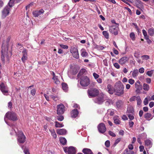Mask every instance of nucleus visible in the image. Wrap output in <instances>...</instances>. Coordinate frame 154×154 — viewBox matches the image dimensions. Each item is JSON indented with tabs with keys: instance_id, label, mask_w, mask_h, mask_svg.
I'll list each match as a JSON object with an SVG mask.
<instances>
[{
	"instance_id": "nucleus-27",
	"label": "nucleus",
	"mask_w": 154,
	"mask_h": 154,
	"mask_svg": "<svg viewBox=\"0 0 154 154\" xmlns=\"http://www.w3.org/2000/svg\"><path fill=\"white\" fill-rule=\"evenodd\" d=\"M144 117L148 120H149L152 118L151 114L150 113L148 112L146 113L144 115Z\"/></svg>"
},
{
	"instance_id": "nucleus-46",
	"label": "nucleus",
	"mask_w": 154,
	"mask_h": 154,
	"mask_svg": "<svg viewBox=\"0 0 154 154\" xmlns=\"http://www.w3.org/2000/svg\"><path fill=\"white\" fill-rule=\"evenodd\" d=\"M141 57L143 60H147L149 58V56L146 55L142 56Z\"/></svg>"
},
{
	"instance_id": "nucleus-4",
	"label": "nucleus",
	"mask_w": 154,
	"mask_h": 154,
	"mask_svg": "<svg viewBox=\"0 0 154 154\" xmlns=\"http://www.w3.org/2000/svg\"><path fill=\"white\" fill-rule=\"evenodd\" d=\"M90 81L89 79L87 76H82L80 78V83L82 86H87L90 83Z\"/></svg>"
},
{
	"instance_id": "nucleus-3",
	"label": "nucleus",
	"mask_w": 154,
	"mask_h": 154,
	"mask_svg": "<svg viewBox=\"0 0 154 154\" xmlns=\"http://www.w3.org/2000/svg\"><path fill=\"white\" fill-rule=\"evenodd\" d=\"M116 94L120 96L124 94V86L122 83H116L115 85Z\"/></svg>"
},
{
	"instance_id": "nucleus-8",
	"label": "nucleus",
	"mask_w": 154,
	"mask_h": 154,
	"mask_svg": "<svg viewBox=\"0 0 154 154\" xmlns=\"http://www.w3.org/2000/svg\"><path fill=\"white\" fill-rule=\"evenodd\" d=\"M65 106L62 103H60L57 106V114L58 115L62 114L64 112Z\"/></svg>"
},
{
	"instance_id": "nucleus-29",
	"label": "nucleus",
	"mask_w": 154,
	"mask_h": 154,
	"mask_svg": "<svg viewBox=\"0 0 154 154\" xmlns=\"http://www.w3.org/2000/svg\"><path fill=\"white\" fill-rule=\"evenodd\" d=\"M62 86L63 89V91L66 92L68 91V87L67 84L65 83H63L62 84Z\"/></svg>"
},
{
	"instance_id": "nucleus-63",
	"label": "nucleus",
	"mask_w": 154,
	"mask_h": 154,
	"mask_svg": "<svg viewBox=\"0 0 154 154\" xmlns=\"http://www.w3.org/2000/svg\"><path fill=\"white\" fill-rule=\"evenodd\" d=\"M134 124V123L133 122L130 120L129 122V127L130 128H131L133 127V125Z\"/></svg>"
},
{
	"instance_id": "nucleus-10",
	"label": "nucleus",
	"mask_w": 154,
	"mask_h": 154,
	"mask_svg": "<svg viewBox=\"0 0 154 154\" xmlns=\"http://www.w3.org/2000/svg\"><path fill=\"white\" fill-rule=\"evenodd\" d=\"M0 89L4 95H7L8 93V89L6 85L3 83L0 85Z\"/></svg>"
},
{
	"instance_id": "nucleus-19",
	"label": "nucleus",
	"mask_w": 154,
	"mask_h": 154,
	"mask_svg": "<svg viewBox=\"0 0 154 154\" xmlns=\"http://www.w3.org/2000/svg\"><path fill=\"white\" fill-rule=\"evenodd\" d=\"M78 113L79 112L77 109H74L72 110L71 112V116L72 118H75L78 116Z\"/></svg>"
},
{
	"instance_id": "nucleus-56",
	"label": "nucleus",
	"mask_w": 154,
	"mask_h": 154,
	"mask_svg": "<svg viewBox=\"0 0 154 154\" xmlns=\"http://www.w3.org/2000/svg\"><path fill=\"white\" fill-rule=\"evenodd\" d=\"M36 93V90L35 89H32L31 91V94L32 96L35 95Z\"/></svg>"
},
{
	"instance_id": "nucleus-9",
	"label": "nucleus",
	"mask_w": 154,
	"mask_h": 154,
	"mask_svg": "<svg viewBox=\"0 0 154 154\" xmlns=\"http://www.w3.org/2000/svg\"><path fill=\"white\" fill-rule=\"evenodd\" d=\"M116 26L115 25H113L109 27V31L115 35H117L118 34V31L119 30V27Z\"/></svg>"
},
{
	"instance_id": "nucleus-55",
	"label": "nucleus",
	"mask_w": 154,
	"mask_h": 154,
	"mask_svg": "<svg viewBox=\"0 0 154 154\" xmlns=\"http://www.w3.org/2000/svg\"><path fill=\"white\" fill-rule=\"evenodd\" d=\"M121 138H119L117 139L115 141L114 145L115 146H116L121 140Z\"/></svg>"
},
{
	"instance_id": "nucleus-45",
	"label": "nucleus",
	"mask_w": 154,
	"mask_h": 154,
	"mask_svg": "<svg viewBox=\"0 0 154 154\" xmlns=\"http://www.w3.org/2000/svg\"><path fill=\"white\" fill-rule=\"evenodd\" d=\"M57 119L59 121H62L64 119L63 116H58L57 117Z\"/></svg>"
},
{
	"instance_id": "nucleus-30",
	"label": "nucleus",
	"mask_w": 154,
	"mask_h": 154,
	"mask_svg": "<svg viewBox=\"0 0 154 154\" xmlns=\"http://www.w3.org/2000/svg\"><path fill=\"white\" fill-rule=\"evenodd\" d=\"M132 72V76L134 78L136 77L139 73L137 69H134L133 71H131V72Z\"/></svg>"
},
{
	"instance_id": "nucleus-48",
	"label": "nucleus",
	"mask_w": 154,
	"mask_h": 154,
	"mask_svg": "<svg viewBox=\"0 0 154 154\" xmlns=\"http://www.w3.org/2000/svg\"><path fill=\"white\" fill-rule=\"evenodd\" d=\"M69 9V6L67 5H64L63 8V11L64 12H67Z\"/></svg>"
},
{
	"instance_id": "nucleus-50",
	"label": "nucleus",
	"mask_w": 154,
	"mask_h": 154,
	"mask_svg": "<svg viewBox=\"0 0 154 154\" xmlns=\"http://www.w3.org/2000/svg\"><path fill=\"white\" fill-rule=\"evenodd\" d=\"M78 71L77 69L74 68L72 69V74L73 75H75L78 72Z\"/></svg>"
},
{
	"instance_id": "nucleus-37",
	"label": "nucleus",
	"mask_w": 154,
	"mask_h": 154,
	"mask_svg": "<svg viewBox=\"0 0 154 154\" xmlns=\"http://www.w3.org/2000/svg\"><path fill=\"white\" fill-rule=\"evenodd\" d=\"M148 33L149 35L151 36H152L154 35V29L151 28L149 29Z\"/></svg>"
},
{
	"instance_id": "nucleus-60",
	"label": "nucleus",
	"mask_w": 154,
	"mask_h": 154,
	"mask_svg": "<svg viewBox=\"0 0 154 154\" xmlns=\"http://www.w3.org/2000/svg\"><path fill=\"white\" fill-rule=\"evenodd\" d=\"M146 82L147 84H150L151 82V79L150 78H147L145 79Z\"/></svg>"
},
{
	"instance_id": "nucleus-61",
	"label": "nucleus",
	"mask_w": 154,
	"mask_h": 154,
	"mask_svg": "<svg viewBox=\"0 0 154 154\" xmlns=\"http://www.w3.org/2000/svg\"><path fill=\"white\" fill-rule=\"evenodd\" d=\"M128 149L131 150H132L134 148L133 145L132 144H129L128 146Z\"/></svg>"
},
{
	"instance_id": "nucleus-59",
	"label": "nucleus",
	"mask_w": 154,
	"mask_h": 154,
	"mask_svg": "<svg viewBox=\"0 0 154 154\" xmlns=\"http://www.w3.org/2000/svg\"><path fill=\"white\" fill-rule=\"evenodd\" d=\"M113 65L116 68V69H118L120 68V66L119 64L117 63H114L113 64Z\"/></svg>"
},
{
	"instance_id": "nucleus-2",
	"label": "nucleus",
	"mask_w": 154,
	"mask_h": 154,
	"mask_svg": "<svg viewBox=\"0 0 154 154\" xmlns=\"http://www.w3.org/2000/svg\"><path fill=\"white\" fill-rule=\"evenodd\" d=\"M13 121H16L17 118L16 114L13 112H8L5 115L4 117V120L6 123L8 125H10V123L7 122V119Z\"/></svg>"
},
{
	"instance_id": "nucleus-41",
	"label": "nucleus",
	"mask_w": 154,
	"mask_h": 154,
	"mask_svg": "<svg viewBox=\"0 0 154 154\" xmlns=\"http://www.w3.org/2000/svg\"><path fill=\"white\" fill-rule=\"evenodd\" d=\"M103 34L106 39L108 38L109 37V35L107 31H103Z\"/></svg>"
},
{
	"instance_id": "nucleus-52",
	"label": "nucleus",
	"mask_w": 154,
	"mask_h": 154,
	"mask_svg": "<svg viewBox=\"0 0 154 154\" xmlns=\"http://www.w3.org/2000/svg\"><path fill=\"white\" fill-rule=\"evenodd\" d=\"M60 46L61 48L64 49H67L68 48V47L67 45L63 44H60Z\"/></svg>"
},
{
	"instance_id": "nucleus-58",
	"label": "nucleus",
	"mask_w": 154,
	"mask_h": 154,
	"mask_svg": "<svg viewBox=\"0 0 154 154\" xmlns=\"http://www.w3.org/2000/svg\"><path fill=\"white\" fill-rule=\"evenodd\" d=\"M134 81L132 79H130L128 80V83L131 85H133L134 83Z\"/></svg>"
},
{
	"instance_id": "nucleus-26",
	"label": "nucleus",
	"mask_w": 154,
	"mask_h": 154,
	"mask_svg": "<svg viewBox=\"0 0 154 154\" xmlns=\"http://www.w3.org/2000/svg\"><path fill=\"white\" fill-rule=\"evenodd\" d=\"M107 89H108V92L110 94H112L114 92V90L112 88L111 85H107Z\"/></svg>"
},
{
	"instance_id": "nucleus-39",
	"label": "nucleus",
	"mask_w": 154,
	"mask_h": 154,
	"mask_svg": "<svg viewBox=\"0 0 154 154\" xmlns=\"http://www.w3.org/2000/svg\"><path fill=\"white\" fill-rule=\"evenodd\" d=\"M136 100L137 101V105L138 106H140L142 101L140 96H137V99Z\"/></svg>"
},
{
	"instance_id": "nucleus-49",
	"label": "nucleus",
	"mask_w": 154,
	"mask_h": 154,
	"mask_svg": "<svg viewBox=\"0 0 154 154\" xmlns=\"http://www.w3.org/2000/svg\"><path fill=\"white\" fill-rule=\"evenodd\" d=\"M134 113L132 114H129L128 115V116L130 119V120L131 121V120H133L134 119Z\"/></svg>"
},
{
	"instance_id": "nucleus-35",
	"label": "nucleus",
	"mask_w": 154,
	"mask_h": 154,
	"mask_svg": "<svg viewBox=\"0 0 154 154\" xmlns=\"http://www.w3.org/2000/svg\"><path fill=\"white\" fill-rule=\"evenodd\" d=\"M55 123V127L56 128H61L64 126V125L62 123H60L57 121H56Z\"/></svg>"
},
{
	"instance_id": "nucleus-34",
	"label": "nucleus",
	"mask_w": 154,
	"mask_h": 154,
	"mask_svg": "<svg viewBox=\"0 0 154 154\" xmlns=\"http://www.w3.org/2000/svg\"><path fill=\"white\" fill-rule=\"evenodd\" d=\"M85 71L86 70L85 69H81L79 72L78 74V78H79L80 77L82 76V75Z\"/></svg>"
},
{
	"instance_id": "nucleus-38",
	"label": "nucleus",
	"mask_w": 154,
	"mask_h": 154,
	"mask_svg": "<svg viewBox=\"0 0 154 154\" xmlns=\"http://www.w3.org/2000/svg\"><path fill=\"white\" fill-rule=\"evenodd\" d=\"M127 111H128L129 113H131L132 114L134 113V108L132 106H129L127 108Z\"/></svg>"
},
{
	"instance_id": "nucleus-16",
	"label": "nucleus",
	"mask_w": 154,
	"mask_h": 154,
	"mask_svg": "<svg viewBox=\"0 0 154 154\" xmlns=\"http://www.w3.org/2000/svg\"><path fill=\"white\" fill-rule=\"evenodd\" d=\"M10 125H9L11 128V131L10 132V134L11 135H13L14 134H16L17 135H18V134L19 133L18 132L19 131H21L18 130L17 128H15V126L13 124H10Z\"/></svg>"
},
{
	"instance_id": "nucleus-64",
	"label": "nucleus",
	"mask_w": 154,
	"mask_h": 154,
	"mask_svg": "<svg viewBox=\"0 0 154 154\" xmlns=\"http://www.w3.org/2000/svg\"><path fill=\"white\" fill-rule=\"evenodd\" d=\"M51 97L55 101H57L58 100V97L57 96H55L53 95H51Z\"/></svg>"
},
{
	"instance_id": "nucleus-6",
	"label": "nucleus",
	"mask_w": 154,
	"mask_h": 154,
	"mask_svg": "<svg viewBox=\"0 0 154 154\" xmlns=\"http://www.w3.org/2000/svg\"><path fill=\"white\" fill-rule=\"evenodd\" d=\"M70 52L74 58L76 59H78L79 58V55L78 50L77 48L74 47H72L70 49Z\"/></svg>"
},
{
	"instance_id": "nucleus-18",
	"label": "nucleus",
	"mask_w": 154,
	"mask_h": 154,
	"mask_svg": "<svg viewBox=\"0 0 154 154\" xmlns=\"http://www.w3.org/2000/svg\"><path fill=\"white\" fill-rule=\"evenodd\" d=\"M67 152L68 154H75V148L73 146L69 147L67 149Z\"/></svg>"
},
{
	"instance_id": "nucleus-13",
	"label": "nucleus",
	"mask_w": 154,
	"mask_h": 154,
	"mask_svg": "<svg viewBox=\"0 0 154 154\" xmlns=\"http://www.w3.org/2000/svg\"><path fill=\"white\" fill-rule=\"evenodd\" d=\"M22 57L21 58V60L24 63L28 58L27 51L26 49H24L23 50L22 52Z\"/></svg>"
},
{
	"instance_id": "nucleus-28",
	"label": "nucleus",
	"mask_w": 154,
	"mask_h": 154,
	"mask_svg": "<svg viewBox=\"0 0 154 154\" xmlns=\"http://www.w3.org/2000/svg\"><path fill=\"white\" fill-rule=\"evenodd\" d=\"M81 55L83 57H85L88 55V53L85 50L84 48H82L81 50Z\"/></svg>"
},
{
	"instance_id": "nucleus-25",
	"label": "nucleus",
	"mask_w": 154,
	"mask_h": 154,
	"mask_svg": "<svg viewBox=\"0 0 154 154\" xmlns=\"http://www.w3.org/2000/svg\"><path fill=\"white\" fill-rule=\"evenodd\" d=\"M21 0H10L9 2V5L10 7H12L14 5V3L20 2Z\"/></svg>"
},
{
	"instance_id": "nucleus-53",
	"label": "nucleus",
	"mask_w": 154,
	"mask_h": 154,
	"mask_svg": "<svg viewBox=\"0 0 154 154\" xmlns=\"http://www.w3.org/2000/svg\"><path fill=\"white\" fill-rule=\"evenodd\" d=\"M105 145L107 147H109L110 145V142L109 141V140H106L105 143Z\"/></svg>"
},
{
	"instance_id": "nucleus-15",
	"label": "nucleus",
	"mask_w": 154,
	"mask_h": 154,
	"mask_svg": "<svg viewBox=\"0 0 154 154\" xmlns=\"http://www.w3.org/2000/svg\"><path fill=\"white\" fill-rule=\"evenodd\" d=\"M105 97L106 98L105 95H101L100 97H98L94 99V102L98 104H101L105 100L104 99Z\"/></svg>"
},
{
	"instance_id": "nucleus-5",
	"label": "nucleus",
	"mask_w": 154,
	"mask_h": 154,
	"mask_svg": "<svg viewBox=\"0 0 154 154\" xmlns=\"http://www.w3.org/2000/svg\"><path fill=\"white\" fill-rule=\"evenodd\" d=\"M88 93L89 97L91 98L97 96L99 94V91L97 89L92 88L88 90Z\"/></svg>"
},
{
	"instance_id": "nucleus-57",
	"label": "nucleus",
	"mask_w": 154,
	"mask_h": 154,
	"mask_svg": "<svg viewBox=\"0 0 154 154\" xmlns=\"http://www.w3.org/2000/svg\"><path fill=\"white\" fill-rule=\"evenodd\" d=\"M109 134L110 135L112 136V137H115L116 136V134L114 133L111 131H109Z\"/></svg>"
},
{
	"instance_id": "nucleus-43",
	"label": "nucleus",
	"mask_w": 154,
	"mask_h": 154,
	"mask_svg": "<svg viewBox=\"0 0 154 154\" xmlns=\"http://www.w3.org/2000/svg\"><path fill=\"white\" fill-rule=\"evenodd\" d=\"M130 37L132 40L134 41L135 40V35L134 32H132L130 34Z\"/></svg>"
},
{
	"instance_id": "nucleus-12",
	"label": "nucleus",
	"mask_w": 154,
	"mask_h": 154,
	"mask_svg": "<svg viewBox=\"0 0 154 154\" xmlns=\"http://www.w3.org/2000/svg\"><path fill=\"white\" fill-rule=\"evenodd\" d=\"M98 129L99 132L103 133L106 131V128L105 125L103 123H100L98 126Z\"/></svg>"
},
{
	"instance_id": "nucleus-44",
	"label": "nucleus",
	"mask_w": 154,
	"mask_h": 154,
	"mask_svg": "<svg viewBox=\"0 0 154 154\" xmlns=\"http://www.w3.org/2000/svg\"><path fill=\"white\" fill-rule=\"evenodd\" d=\"M154 70H151L150 71H148L146 73V75L149 77H151L153 73Z\"/></svg>"
},
{
	"instance_id": "nucleus-40",
	"label": "nucleus",
	"mask_w": 154,
	"mask_h": 154,
	"mask_svg": "<svg viewBox=\"0 0 154 154\" xmlns=\"http://www.w3.org/2000/svg\"><path fill=\"white\" fill-rule=\"evenodd\" d=\"M53 79L54 80V83L56 84H59L60 83V81L58 79L57 76L53 77Z\"/></svg>"
},
{
	"instance_id": "nucleus-23",
	"label": "nucleus",
	"mask_w": 154,
	"mask_h": 154,
	"mask_svg": "<svg viewBox=\"0 0 154 154\" xmlns=\"http://www.w3.org/2000/svg\"><path fill=\"white\" fill-rule=\"evenodd\" d=\"M123 104L124 103L121 100H118L116 103V108L118 109L121 108Z\"/></svg>"
},
{
	"instance_id": "nucleus-31",
	"label": "nucleus",
	"mask_w": 154,
	"mask_h": 154,
	"mask_svg": "<svg viewBox=\"0 0 154 154\" xmlns=\"http://www.w3.org/2000/svg\"><path fill=\"white\" fill-rule=\"evenodd\" d=\"M143 90L146 91H149L150 89L149 85L146 83H144L143 84Z\"/></svg>"
},
{
	"instance_id": "nucleus-14",
	"label": "nucleus",
	"mask_w": 154,
	"mask_h": 154,
	"mask_svg": "<svg viewBox=\"0 0 154 154\" xmlns=\"http://www.w3.org/2000/svg\"><path fill=\"white\" fill-rule=\"evenodd\" d=\"M8 6H7L3 9L2 11V16L4 18L8 15L9 13V11L10 10V7L8 4Z\"/></svg>"
},
{
	"instance_id": "nucleus-11",
	"label": "nucleus",
	"mask_w": 154,
	"mask_h": 154,
	"mask_svg": "<svg viewBox=\"0 0 154 154\" xmlns=\"http://www.w3.org/2000/svg\"><path fill=\"white\" fill-rule=\"evenodd\" d=\"M140 84V82L139 81H137L135 83V88H136L135 91L137 94L140 93V91L142 89L143 86Z\"/></svg>"
},
{
	"instance_id": "nucleus-1",
	"label": "nucleus",
	"mask_w": 154,
	"mask_h": 154,
	"mask_svg": "<svg viewBox=\"0 0 154 154\" xmlns=\"http://www.w3.org/2000/svg\"><path fill=\"white\" fill-rule=\"evenodd\" d=\"M2 49L1 51L2 60L3 62L5 61V60L8 61L10 57L11 56V53L10 51H8V47L7 46H5L3 44L2 45Z\"/></svg>"
},
{
	"instance_id": "nucleus-7",
	"label": "nucleus",
	"mask_w": 154,
	"mask_h": 154,
	"mask_svg": "<svg viewBox=\"0 0 154 154\" xmlns=\"http://www.w3.org/2000/svg\"><path fill=\"white\" fill-rule=\"evenodd\" d=\"M18 134L17 140L20 143H23L25 141L26 137L22 132L19 131Z\"/></svg>"
},
{
	"instance_id": "nucleus-21",
	"label": "nucleus",
	"mask_w": 154,
	"mask_h": 154,
	"mask_svg": "<svg viewBox=\"0 0 154 154\" xmlns=\"http://www.w3.org/2000/svg\"><path fill=\"white\" fill-rule=\"evenodd\" d=\"M67 131L66 130L64 129H58L57 131V133L58 134L63 135L66 134Z\"/></svg>"
},
{
	"instance_id": "nucleus-33",
	"label": "nucleus",
	"mask_w": 154,
	"mask_h": 154,
	"mask_svg": "<svg viewBox=\"0 0 154 154\" xmlns=\"http://www.w3.org/2000/svg\"><path fill=\"white\" fill-rule=\"evenodd\" d=\"M60 143L63 145H65L66 143V140L64 137H60Z\"/></svg>"
},
{
	"instance_id": "nucleus-42",
	"label": "nucleus",
	"mask_w": 154,
	"mask_h": 154,
	"mask_svg": "<svg viewBox=\"0 0 154 154\" xmlns=\"http://www.w3.org/2000/svg\"><path fill=\"white\" fill-rule=\"evenodd\" d=\"M113 120H114V123L116 124H120V121L116 117H114L113 118Z\"/></svg>"
},
{
	"instance_id": "nucleus-24",
	"label": "nucleus",
	"mask_w": 154,
	"mask_h": 154,
	"mask_svg": "<svg viewBox=\"0 0 154 154\" xmlns=\"http://www.w3.org/2000/svg\"><path fill=\"white\" fill-rule=\"evenodd\" d=\"M82 151L84 154H93L91 150L88 148L84 149Z\"/></svg>"
},
{
	"instance_id": "nucleus-62",
	"label": "nucleus",
	"mask_w": 154,
	"mask_h": 154,
	"mask_svg": "<svg viewBox=\"0 0 154 154\" xmlns=\"http://www.w3.org/2000/svg\"><path fill=\"white\" fill-rule=\"evenodd\" d=\"M93 76H94V78L95 79H98L99 77V75L96 73L95 72L93 73Z\"/></svg>"
},
{
	"instance_id": "nucleus-32",
	"label": "nucleus",
	"mask_w": 154,
	"mask_h": 154,
	"mask_svg": "<svg viewBox=\"0 0 154 154\" xmlns=\"http://www.w3.org/2000/svg\"><path fill=\"white\" fill-rule=\"evenodd\" d=\"M134 152L131 150H129L127 148L125 149L124 152V154H134Z\"/></svg>"
},
{
	"instance_id": "nucleus-54",
	"label": "nucleus",
	"mask_w": 154,
	"mask_h": 154,
	"mask_svg": "<svg viewBox=\"0 0 154 154\" xmlns=\"http://www.w3.org/2000/svg\"><path fill=\"white\" fill-rule=\"evenodd\" d=\"M104 48L103 46L98 45L96 46V49L98 50H102Z\"/></svg>"
},
{
	"instance_id": "nucleus-20",
	"label": "nucleus",
	"mask_w": 154,
	"mask_h": 154,
	"mask_svg": "<svg viewBox=\"0 0 154 154\" xmlns=\"http://www.w3.org/2000/svg\"><path fill=\"white\" fill-rule=\"evenodd\" d=\"M128 61V58L126 57H124L121 58L119 60V63L122 65H123Z\"/></svg>"
},
{
	"instance_id": "nucleus-17",
	"label": "nucleus",
	"mask_w": 154,
	"mask_h": 154,
	"mask_svg": "<svg viewBox=\"0 0 154 154\" xmlns=\"http://www.w3.org/2000/svg\"><path fill=\"white\" fill-rule=\"evenodd\" d=\"M44 10L41 9L39 11H33L32 12V14L34 17H38L39 15L44 13Z\"/></svg>"
},
{
	"instance_id": "nucleus-47",
	"label": "nucleus",
	"mask_w": 154,
	"mask_h": 154,
	"mask_svg": "<svg viewBox=\"0 0 154 154\" xmlns=\"http://www.w3.org/2000/svg\"><path fill=\"white\" fill-rule=\"evenodd\" d=\"M139 55L140 52L135 51L134 54V57L136 58H138L139 57Z\"/></svg>"
},
{
	"instance_id": "nucleus-51",
	"label": "nucleus",
	"mask_w": 154,
	"mask_h": 154,
	"mask_svg": "<svg viewBox=\"0 0 154 154\" xmlns=\"http://www.w3.org/2000/svg\"><path fill=\"white\" fill-rule=\"evenodd\" d=\"M137 96H134L131 97L129 100L130 102H132L134 101L135 100H137Z\"/></svg>"
},
{
	"instance_id": "nucleus-36",
	"label": "nucleus",
	"mask_w": 154,
	"mask_h": 154,
	"mask_svg": "<svg viewBox=\"0 0 154 154\" xmlns=\"http://www.w3.org/2000/svg\"><path fill=\"white\" fill-rule=\"evenodd\" d=\"M50 131L51 133V135L53 136V138L55 139L57 137V134L55 132L54 129H51L49 130Z\"/></svg>"
},
{
	"instance_id": "nucleus-22",
	"label": "nucleus",
	"mask_w": 154,
	"mask_h": 154,
	"mask_svg": "<svg viewBox=\"0 0 154 154\" xmlns=\"http://www.w3.org/2000/svg\"><path fill=\"white\" fill-rule=\"evenodd\" d=\"M145 143L146 145L148 147V148L149 149L152 146V142L150 139H148L146 140L145 141Z\"/></svg>"
}]
</instances>
